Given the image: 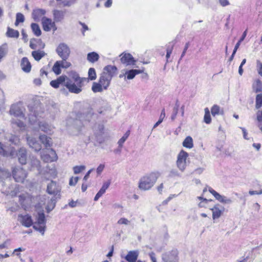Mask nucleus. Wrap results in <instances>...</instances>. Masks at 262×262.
<instances>
[{"label": "nucleus", "instance_id": "obj_1", "mask_svg": "<svg viewBox=\"0 0 262 262\" xmlns=\"http://www.w3.org/2000/svg\"><path fill=\"white\" fill-rule=\"evenodd\" d=\"M117 68L114 66L108 65L105 67L99 79V82L106 90L109 86L112 77L116 74Z\"/></svg>", "mask_w": 262, "mask_h": 262}, {"label": "nucleus", "instance_id": "obj_2", "mask_svg": "<svg viewBox=\"0 0 262 262\" xmlns=\"http://www.w3.org/2000/svg\"><path fill=\"white\" fill-rule=\"evenodd\" d=\"M159 174L157 172H151L141 179L139 187L140 189L147 190L151 188L156 182Z\"/></svg>", "mask_w": 262, "mask_h": 262}, {"label": "nucleus", "instance_id": "obj_3", "mask_svg": "<svg viewBox=\"0 0 262 262\" xmlns=\"http://www.w3.org/2000/svg\"><path fill=\"white\" fill-rule=\"evenodd\" d=\"M93 114L94 113L93 112L92 109L91 108L86 109L82 113H78L77 115V117L78 119L75 121V124L78 125L77 127V129L78 130L81 129L82 126V123L81 122V121H89L92 117Z\"/></svg>", "mask_w": 262, "mask_h": 262}, {"label": "nucleus", "instance_id": "obj_4", "mask_svg": "<svg viewBox=\"0 0 262 262\" xmlns=\"http://www.w3.org/2000/svg\"><path fill=\"white\" fill-rule=\"evenodd\" d=\"M188 157V154L183 150H181L177 156V167L182 172L184 171L186 168Z\"/></svg>", "mask_w": 262, "mask_h": 262}, {"label": "nucleus", "instance_id": "obj_5", "mask_svg": "<svg viewBox=\"0 0 262 262\" xmlns=\"http://www.w3.org/2000/svg\"><path fill=\"white\" fill-rule=\"evenodd\" d=\"M57 54L63 60H67L70 54V49L65 43H60L56 48Z\"/></svg>", "mask_w": 262, "mask_h": 262}, {"label": "nucleus", "instance_id": "obj_6", "mask_svg": "<svg viewBox=\"0 0 262 262\" xmlns=\"http://www.w3.org/2000/svg\"><path fill=\"white\" fill-rule=\"evenodd\" d=\"M25 109L20 103L14 104L11 105L9 113L10 115L20 118H25L24 113Z\"/></svg>", "mask_w": 262, "mask_h": 262}, {"label": "nucleus", "instance_id": "obj_7", "mask_svg": "<svg viewBox=\"0 0 262 262\" xmlns=\"http://www.w3.org/2000/svg\"><path fill=\"white\" fill-rule=\"evenodd\" d=\"M13 177L16 182H23L27 177V174L21 168H14L12 170Z\"/></svg>", "mask_w": 262, "mask_h": 262}, {"label": "nucleus", "instance_id": "obj_8", "mask_svg": "<svg viewBox=\"0 0 262 262\" xmlns=\"http://www.w3.org/2000/svg\"><path fill=\"white\" fill-rule=\"evenodd\" d=\"M66 87L69 90V92L72 93L79 94L82 91V83L81 82H78L76 84L72 83L71 80L69 78V80H67Z\"/></svg>", "mask_w": 262, "mask_h": 262}, {"label": "nucleus", "instance_id": "obj_9", "mask_svg": "<svg viewBox=\"0 0 262 262\" xmlns=\"http://www.w3.org/2000/svg\"><path fill=\"white\" fill-rule=\"evenodd\" d=\"M69 80V78L65 75H61L56 79L51 81L50 84L51 86L55 89H57L60 86H66L67 80Z\"/></svg>", "mask_w": 262, "mask_h": 262}, {"label": "nucleus", "instance_id": "obj_10", "mask_svg": "<svg viewBox=\"0 0 262 262\" xmlns=\"http://www.w3.org/2000/svg\"><path fill=\"white\" fill-rule=\"evenodd\" d=\"M162 259L164 262H178V251L172 250L170 252L163 254Z\"/></svg>", "mask_w": 262, "mask_h": 262}, {"label": "nucleus", "instance_id": "obj_11", "mask_svg": "<svg viewBox=\"0 0 262 262\" xmlns=\"http://www.w3.org/2000/svg\"><path fill=\"white\" fill-rule=\"evenodd\" d=\"M42 24L43 29L45 31H49L52 29L54 31L57 29L54 21H53L51 19L48 17H43Z\"/></svg>", "mask_w": 262, "mask_h": 262}, {"label": "nucleus", "instance_id": "obj_12", "mask_svg": "<svg viewBox=\"0 0 262 262\" xmlns=\"http://www.w3.org/2000/svg\"><path fill=\"white\" fill-rule=\"evenodd\" d=\"M120 60L121 62L125 66L135 65L136 60L130 54L124 53L122 54Z\"/></svg>", "mask_w": 262, "mask_h": 262}, {"label": "nucleus", "instance_id": "obj_13", "mask_svg": "<svg viewBox=\"0 0 262 262\" xmlns=\"http://www.w3.org/2000/svg\"><path fill=\"white\" fill-rule=\"evenodd\" d=\"M47 192L50 194L57 195L60 191V188L56 183L52 181L47 186Z\"/></svg>", "mask_w": 262, "mask_h": 262}, {"label": "nucleus", "instance_id": "obj_14", "mask_svg": "<svg viewBox=\"0 0 262 262\" xmlns=\"http://www.w3.org/2000/svg\"><path fill=\"white\" fill-rule=\"evenodd\" d=\"M210 210L212 211V218L215 220L221 216L224 211V208L221 207L219 204H216L213 208H210Z\"/></svg>", "mask_w": 262, "mask_h": 262}, {"label": "nucleus", "instance_id": "obj_15", "mask_svg": "<svg viewBox=\"0 0 262 262\" xmlns=\"http://www.w3.org/2000/svg\"><path fill=\"white\" fill-rule=\"evenodd\" d=\"M18 217L19 221L23 226L26 227H30L32 225L33 221L31 216L28 214L25 215H19Z\"/></svg>", "mask_w": 262, "mask_h": 262}, {"label": "nucleus", "instance_id": "obj_16", "mask_svg": "<svg viewBox=\"0 0 262 262\" xmlns=\"http://www.w3.org/2000/svg\"><path fill=\"white\" fill-rule=\"evenodd\" d=\"M27 142L29 146L34 149L35 151H38L41 149V145L37 141L35 138L28 137Z\"/></svg>", "mask_w": 262, "mask_h": 262}, {"label": "nucleus", "instance_id": "obj_17", "mask_svg": "<svg viewBox=\"0 0 262 262\" xmlns=\"http://www.w3.org/2000/svg\"><path fill=\"white\" fill-rule=\"evenodd\" d=\"M19 162L23 165L27 162V150L24 147L20 148L17 153Z\"/></svg>", "mask_w": 262, "mask_h": 262}, {"label": "nucleus", "instance_id": "obj_18", "mask_svg": "<svg viewBox=\"0 0 262 262\" xmlns=\"http://www.w3.org/2000/svg\"><path fill=\"white\" fill-rule=\"evenodd\" d=\"M139 255L137 251H130L126 255L125 258L128 262H137Z\"/></svg>", "mask_w": 262, "mask_h": 262}, {"label": "nucleus", "instance_id": "obj_19", "mask_svg": "<svg viewBox=\"0 0 262 262\" xmlns=\"http://www.w3.org/2000/svg\"><path fill=\"white\" fill-rule=\"evenodd\" d=\"M20 66L22 70L26 73H28L31 71V65L27 57H23L22 58Z\"/></svg>", "mask_w": 262, "mask_h": 262}, {"label": "nucleus", "instance_id": "obj_20", "mask_svg": "<svg viewBox=\"0 0 262 262\" xmlns=\"http://www.w3.org/2000/svg\"><path fill=\"white\" fill-rule=\"evenodd\" d=\"M39 140L45 145L46 147H50L52 144V139L46 135H41L39 136Z\"/></svg>", "mask_w": 262, "mask_h": 262}, {"label": "nucleus", "instance_id": "obj_21", "mask_svg": "<svg viewBox=\"0 0 262 262\" xmlns=\"http://www.w3.org/2000/svg\"><path fill=\"white\" fill-rule=\"evenodd\" d=\"M30 165L32 169H37V171H39L40 169V162L39 160L34 157H32L31 159Z\"/></svg>", "mask_w": 262, "mask_h": 262}, {"label": "nucleus", "instance_id": "obj_22", "mask_svg": "<svg viewBox=\"0 0 262 262\" xmlns=\"http://www.w3.org/2000/svg\"><path fill=\"white\" fill-rule=\"evenodd\" d=\"M142 71L140 70H130L127 71L125 72V75H126V77L128 79H133L137 74L141 73Z\"/></svg>", "mask_w": 262, "mask_h": 262}, {"label": "nucleus", "instance_id": "obj_23", "mask_svg": "<svg viewBox=\"0 0 262 262\" xmlns=\"http://www.w3.org/2000/svg\"><path fill=\"white\" fill-rule=\"evenodd\" d=\"M8 52V47L6 43H3L0 46V62L2 59L7 54Z\"/></svg>", "mask_w": 262, "mask_h": 262}, {"label": "nucleus", "instance_id": "obj_24", "mask_svg": "<svg viewBox=\"0 0 262 262\" xmlns=\"http://www.w3.org/2000/svg\"><path fill=\"white\" fill-rule=\"evenodd\" d=\"M99 58V55L94 52L88 53L87 55V60L92 63H94L98 60Z\"/></svg>", "mask_w": 262, "mask_h": 262}, {"label": "nucleus", "instance_id": "obj_25", "mask_svg": "<svg viewBox=\"0 0 262 262\" xmlns=\"http://www.w3.org/2000/svg\"><path fill=\"white\" fill-rule=\"evenodd\" d=\"M6 35L9 37L17 38L19 37V33L18 31L8 27L6 32Z\"/></svg>", "mask_w": 262, "mask_h": 262}, {"label": "nucleus", "instance_id": "obj_26", "mask_svg": "<svg viewBox=\"0 0 262 262\" xmlns=\"http://www.w3.org/2000/svg\"><path fill=\"white\" fill-rule=\"evenodd\" d=\"M32 55L35 60L39 61L45 55V53L43 51H34L32 52Z\"/></svg>", "mask_w": 262, "mask_h": 262}, {"label": "nucleus", "instance_id": "obj_27", "mask_svg": "<svg viewBox=\"0 0 262 262\" xmlns=\"http://www.w3.org/2000/svg\"><path fill=\"white\" fill-rule=\"evenodd\" d=\"M214 197L217 200L223 203L230 204L232 202V200L230 199H228L225 196L221 195L219 193L216 194Z\"/></svg>", "mask_w": 262, "mask_h": 262}, {"label": "nucleus", "instance_id": "obj_28", "mask_svg": "<svg viewBox=\"0 0 262 262\" xmlns=\"http://www.w3.org/2000/svg\"><path fill=\"white\" fill-rule=\"evenodd\" d=\"M211 114L215 116L218 115H223L224 113L223 110H221L220 107L217 105H214L211 109Z\"/></svg>", "mask_w": 262, "mask_h": 262}, {"label": "nucleus", "instance_id": "obj_29", "mask_svg": "<svg viewBox=\"0 0 262 262\" xmlns=\"http://www.w3.org/2000/svg\"><path fill=\"white\" fill-rule=\"evenodd\" d=\"M11 124H12V126L14 128H15L16 126L20 129H24L25 127V125L24 122L19 120L13 119L11 121Z\"/></svg>", "mask_w": 262, "mask_h": 262}, {"label": "nucleus", "instance_id": "obj_30", "mask_svg": "<svg viewBox=\"0 0 262 262\" xmlns=\"http://www.w3.org/2000/svg\"><path fill=\"white\" fill-rule=\"evenodd\" d=\"M183 146L185 147L191 148L193 147V141L191 137H187L183 142Z\"/></svg>", "mask_w": 262, "mask_h": 262}, {"label": "nucleus", "instance_id": "obj_31", "mask_svg": "<svg viewBox=\"0 0 262 262\" xmlns=\"http://www.w3.org/2000/svg\"><path fill=\"white\" fill-rule=\"evenodd\" d=\"M39 129L44 132L48 133L51 130V127L46 122H39L38 123Z\"/></svg>", "mask_w": 262, "mask_h": 262}, {"label": "nucleus", "instance_id": "obj_32", "mask_svg": "<svg viewBox=\"0 0 262 262\" xmlns=\"http://www.w3.org/2000/svg\"><path fill=\"white\" fill-rule=\"evenodd\" d=\"M31 29L33 32L36 36H39L41 34V31L38 25L35 23L31 24Z\"/></svg>", "mask_w": 262, "mask_h": 262}, {"label": "nucleus", "instance_id": "obj_33", "mask_svg": "<svg viewBox=\"0 0 262 262\" xmlns=\"http://www.w3.org/2000/svg\"><path fill=\"white\" fill-rule=\"evenodd\" d=\"M37 223L40 225H45L46 223L45 215L43 212L38 213L37 216Z\"/></svg>", "mask_w": 262, "mask_h": 262}, {"label": "nucleus", "instance_id": "obj_34", "mask_svg": "<svg viewBox=\"0 0 262 262\" xmlns=\"http://www.w3.org/2000/svg\"><path fill=\"white\" fill-rule=\"evenodd\" d=\"M253 88L256 93L262 91V83L260 80L257 79L256 80L255 83L253 84Z\"/></svg>", "mask_w": 262, "mask_h": 262}, {"label": "nucleus", "instance_id": "obj_35", "mask_svg": "<svg viewBox=\"0 0 262 262\" xmlns=\"http://www.w3.org/2000/svg\"><path fill=\"white\" fill-rule=\"evenodd\" d=\"M103 85L99 82H94L92 86V90L94 93L101 92L103 91Z\"/></svg>", "mask_w": 262, "mask_h": 262}, {"label": "nucleus", "instance_id": "obj_36", "mask_svg": "<svg viewBox=\"0 0 262 262\" xmlns=\"http://www.w3.org/2000/svg\"><path fill=\"white\" fill-rule=\"evenodd\" d=\"M61 63L58 62V61H57L54 63L53 68L52 70L55 73V74L57 75H58L61 74V66L60 65Z\"/></svg>", "mask_w": 262, "mask_h": 262}, {"label": "nucleus", "instance_id": "obj_37", "mask_svg": "<svg viewBox=\"0 0 262 262\" xmlns=\"http://www.w3.org/2000/svg\"><path fill=\"white\" fill-rule=\"evenodd\" d=\"M180 106V103L178 100H176L175 105L173 108L172 114L171 116V120H173L176 119L177 115L178 112L179 108Z\"/></svg>", "mask_w": 262, "mask_h": 262}, {"label": "nucleus", "instance_id": "obj_38", "mask_svg": "<svg viewBox=\"0 0 262 262\" xmlns=\"http://www.w3.org/2000/svg\"><path fill=\"white\" fill-rule=\"evenodd\" d=\"M46 14V11L41 9H36L32 12V16H42Z\"/></svg>", "mask_w": 262, "mask_h": 262}, {"label": "nucleus", "instance_id": "obj_39", "mask_svg": "<svg viewBox=\"0 0 262 262\" xmlns=\"http://www.w3.org/2000/svg\"><path fill=\"white\" fill-rule=\"evenodd\" d=\"M41 225L35 223L33 227L35 230L39 231L42 235H43L45 231V226H41Z\"/></svg>", "mask_w": 262, "mask_h": 262}, {"label": "nucleus", "instance_id": "obj_40", "mask_svg": "<svg viewBox=\"0 0 262 262\" xmlns=\"http://www.w3.org/2000/svg\"><path fill=\"white\" fill-rule=\"evenodd\" d=\"M110 184H111L110 180H108L107 181L105 182L103 184L102 187L101 188V189L99 190V191L98 192L103 195L105 193L106 190L108 188Z\"/></svg>", "mask_w": 262, "mask_h": 262}, {"label": "nucleus", "instance_id": "obj_41", "mask_svg": "<svg viewBox=\"0 0 262 262\" xmlns=\"http://www.w3.org/2000/svg\"><path fill=\"white\" fill-rule=\"evenodd\" d=\"M262 106V94L257 95L256 97L255 107L259 108Z\"/></svg>", "mask_w": 262, "mask_h": 262}, {"label": "nucleus", "instance_id": "obj_42", "mask_svg": "<svg viewBox=\"0 0 262 262\" xmlns=\"http://www.w3.org/2000/svg\"><path fill=\"white\" fill-rule=\"evenodd\" d=\"M129 135V131L128 130L125 133V134L123 136V137L118 141V144L119 145V147H122L123 144L128 137Z\"/></svg>", "mask_w": 262, "mask_h": 262}, {"label": "nucleus", "instance_id": "obj_43", "mask_svg": "<svg viewBox=\"0 0 262 262\" xmlns=\"http://www.w3.org/2000/svg\"><path fill=\"white\" fill-rule=\"evenodd\" d=\"M57 1H60V0H56ZM61 4L63 6L70 7L74 4L77 0H61Z\"/></svg>", "mask_w": 262, "mask_h": 262}, {"label": "nucleus", "instance_id": "obj_44", "mask_svg": "<svg viewBox=\"0 0 262 262\" xmlns=\"http://www.w3.org/2000/svg\"><path fill=\"white\" fill-rule=\"evenodd\" d=\"M85 166L84 165L75 166L73 168L75 174H78L85 170Z\"/></svg>", "mask_w": 262, "mask_h": 262}, {"label": "nucleus", "instance_id": "obj_45", "mask_svg": "<svg viewBox=\"0 0 262 262\" xmlns=\"http://www.w3.org/2000/svg\"><path fill=\"white\" fill-rule=\"evenodd\" d=\"M89 77L91 80H93L96 79V74L95 70L94 68H91L88 72Z\"/></svg>", "mask_w": 262, "mask_h": 262}, {"label": "nucleus", "instance_id": "obj_46", "mask_svg": "<svg viewBox=\"0 0 262 262\" xmlns=\"http://www.w3.org/2000/svg\"><path fill=\"white\" fill-rule=\"evenodd\" d=\"M100 4H103L105 7H110L112 4V0H99L97 6L98 7Z\"/></svg>", "mask_w": 262, "mask_h": 262}, {"label": "nucleus", "instance_id": "obj_47", "mask_svg": "<svg viewBox=\"0 0 262 262\" xmlns=\"http://www.w3.org/2000/svg\"><path fill=\"white\" fill-rule=\"evenodd\" d=\"M41 159L45 162H49L53 161L54 160L52 159L50 155L48 154H41Z\"/></svg>", "mask_w": 262, "mask_h": 262}, {"label": "nucleus", "instance_id": "obj_48", "mask_svg": "<svg viewBox=\"0 0 262 262\" xmlns=\"http://www.w3.org/2000/svg\"><path fill=\"white\" fill-rule=\"evenodd\" d=\"M72 77L73 79L75 81V82L78 83V82H81V83H82L83 81V79L81 78L78 74H77L76 72H73L72 73Z\"/></svg>", "mask_w": 262, "mask_h": 262}, {"label": "nucleus", "instance_id": "obj_49", "mask_svg": "<svg viewBox=\"0 0 262 262\" xmlns=\"http://www.w3.org/2000/svg\"><path fill=\"white\" fill-rule=\"evenodd\" d=\"M168 177L170 178L179 177H180V174L177 169H172L170 170Z\"/></svg>", "mask_w": 262, "mask_h": 262}, {"label": "nucleus", "instance_id": "obj_50", "mask_svg": "<svg viewBox=\"0 0 262 262\" xmlns=\"http://www.w3.org/2000/svg\"><path fill=\"white\" fill-rule=\"evenodd\" d=\"M130 222L127 219L124 217L120 218L117 222V224L119 225H128L130 224Z\"/></svg>", "mask_w": 262, "mask_h": 262}, {"label": "nucleus", "instance_id": "obj_51", "mask_svg": "<svg viewBox=\"0 0 262 262\" xmlns=\"http://www.w3.org/2000/svg\"><path fill=\"white\" fill-rule=\"evenodd\" d=\"M66 60H63L62 59L61 61L60 60L58 61V62L61 63L60 64V65L61 66V68H64V69H67V68H69L71 66V63L67 61Z\"/></svg>", "mask_w": 262, "mask_h": 262}, {"label": "nucleus", "instance_id": "obj_52", "mask_svg": "<svg viewBox=\"0 0 262 262\" xmlns=\"http://www.w3.org/2000/svg\"><path fill=\"white\" fill-rule=\"evenodd\" d=\"M79 180V177H72L69 181V185L70 186H75L76 183H77L78 181Z\"/></svg>", "mask_w": 262, "mask_h": 262}, {"label": "nucleus", "instance_id": "obj_53", "mask_svg": "<svg viewBox=\"0 0 262 262\" xmlns=\"http://www.w3.org/2000/svg\"><path fill=\"white\" fill-rule=\"evenodd\" d=\"M257 67L258 74L262 76V63L259 61H257Z\"/></svg>", "mask_w": 262, "mask_h": 262}, {"label": "nucleus", "instance_id": "obj_54", "mask_svg": "<svg viewBox=\"0 0 262 262\" xmlns=\"http://www.w3.org/2000/svg\"><path fill=\"white\" fill-rule=\"evenodd\" d=\"M204 121L207 124L210 123L211 119L210 114H205L204 117Z\"/></svg>", "mask_w": 262, "mask_h": 262}, {"label": "nucleus", "instance_id": "obj_55", "mask_svg": "<svg viewBox=\"0 0 262 262\" xmlns=\"http://www.w3.org/2000/svg\"><path fill=\"white\" fill-rule=\"evenodd\" d=\"M249 194L250 195H255V194H257V195L261 194H262V189H260L258 191H256V190H250L249 191Z\"/></svg>", "mask_w": 262, "mask_h": 262}, {"label": "nucleus", "instance_id": "obj_56", "mask_svg": "<svg viewBox=\"0 0 262 262\" xmlns=\"http://www.w3.org/2000/svg\"><path fill=\"white\" fill-rule=\"evenodd\" d=\"M247 30H246L244 33H243V35L239 40L238 41V42L236 43H238L239 46L241 45V42L245 39L246 35H247Z\"/></svg>", "mask_w": 262, "mask_h": 262}, {"label": "nucleus", "instance_id": "obj_57", "mask_svg": "<svg viewBox=\"0 0 262 262\" xmlns=\"http://www.w3.org/2000/svg\"><path fill=\"white\" fill-rule=\"evenodd\" d=\"M104 168V164H100L97 168V173L98 175L100 174Z\"/></svg>", "mask_w": 262, "mask_h": 262}, {"label": "nucleus", "instance_id": "obj_58", "mask_svg": "<svg viewBox=\"0 0 262 262\" xmlns=\"http://www.w3.org/2000/svg\"><path fill=\"white\" fill-rule=\"evenodd\" d=\"M37 39H32L30 41V47L32 49H35L36 48V45L34 42L36 41Z\"/></svg>", "mask_w": 262, "mask_h": 262}, {"label": "nucleus", "instance_id": "obj_59", "mask_svg": "<svg viewBox=\"0 0 262 262\" xmlns=\"http://www.w3.org/2000/svg\"><path fill=\"white\" fill-rule=\"evenodd\" d=\"M189 42H187L185 44V47H184V49L183 50V51L181 54V59L182 58H183L185 55V53L188 49V48H189Z\"/></svg>", "mask_w": 262, "mask_h": 262}, {"label": "nucleus", "instance_id": "obj_60", "mask_svg": "<svg viewBox=\"0 0 262 262\" xmlns=\"http://www.w3.org/2000/svg\"><path fill=\"white\" fill-rule=\"evenodd\" d=\"M4 94L3 91L0 88V104L4 102Z\"/></svg>", "mask_w": 262, "mask_h": 262}, {"label": "nucleus", "instance_id": "obj_61", "mask_svg": "<svg viewBox=\"0 0 262 262\" xmlns=\"http://www.w3.org/2000/svg\"><path fill=\"white\" fill-rule=\"evenodd\" d=\"M172 48H167V50H166V57L167 58V60H168V59L169 58L171 53H172Z\"/></svg>", "mask_w": 262, "mask_h": 262}, {"label": "nucleus", "instance_id": "obj_62", "mask_svg": "<svg viewBox=\"0 0 262 262\" xmlns=\"http://www.w3.org/2000/svg\"><path fill=\"white\" fill-rule=\"evenodd\" d=\"M10 141L14 144H17L19 142V140L17 137L14 136L10 139Z\"/></svg>", "mask_w": 262, "mask_h": 262}, {"label": "nucleus", "instance_id": "obj_63", "mask_svg": "<svg viewBox=\"0 0 262 262\" xmlns=\"http://www.w3.org/2000/svg\"><path fill=\"white\" fill-rule=\"evenodd\" d=\"M152 262H157L155 254L154 252H151L149 254Z\"/></svg>", "mask_w": 262, "mask_h": 262}, {"label": "nucleus", "instance_id": "obj_64", "mask_svg": "<svg viewBox=\"0 0 262 262\" xmlns=\"http://www.w3.org/2000/svg\"><path fill=\"white\" fill-rule=\"evenodd\" d=\"M257 120L259 122L262 121V112L258 111L257 113Z\"/></svg>", "mask_w": 262, "mask_h": 262}]
</instances>
